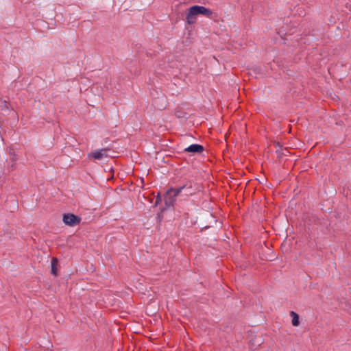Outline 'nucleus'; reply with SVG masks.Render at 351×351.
Returning <instances> with one entry per match:
<instances>
[{
	"label": "nucleus",
	"instance_id": "nucleus-1",
	"mask_svg": "<svg viewBox=\"0 0 351 351\" xmlns=\"http://www.w3.org/2000/svg\"><path fill=\"white\" fill-rule=\"evenodd\" d=\"M184 188V186H180L178 188H170L165 195V209L169 208L171 206H173L174 203L178 197H180V195L182 193V190Z\"/></svg>",
	"mask_w": 351,
	"mask_h": 351
},
{
	"label": "nucleus",
	"instance_id": "nucleus-2",
	"mask_svg": "<svg viewBox=\"0 0 351 351\" xmlns=\"http://www.w3.org/2000/svg\"><path fill=\"white\" fill-rule=\"evenodd\" d=\"M63 222L69 226H75L81 221V218L73 213H66L63 215Z\"/></svg>",
	"mask_w": 351,
	"mask_h": 351
},
{
	"label": "nucleus",
	"instance_id": "nucleus-3",
	"mask_svg": "<svg viewBox=\"0 0 351 351\" xmlns=\"http://www.w3.org/2000/svg\"><path fill=\"white\" fill-rule=\"evenodd\" d=\"M191 12L192 14H196V15L198 14H202L208 18H211V16L213 14V12L211 10L206 8L204 6L200 5H193L191 7Z\"/></svg>",
	"mask_w": 351,
	"mask_h": 351
},
{
	"label": "nucleus",
	"instance_id": "nucleus-4",
	"mask_svg": "<svg viewBox=\"0 0 351 351\" xmlns=\"http://www.w3.org/2000/svg\"><path fill=\"white\" fill-rule=\"evenodd\" d=\"M110 150L108 148H104L99 150L94 151L88 154L89 158H93L94 159L100 160L103 157H108L107 152Z\"/></svg>",
	"mask_w": 351,
	"mask_h": 351
},
{
	"label": "nucleus",
	"instance_id": "nucleus-5",
	"mask_svg": "<svg viewBox=\"0 0 351 351\" xmlns=\"http://www.w3.org/2000/svg\"><path fill=\"white\" fill-rule=\"evenodd\" d=\"M204 150L202 145L199 144H193L185 148L184 151L193 154H201Z\"/></svg>",
	"mask_w": 351,
	"mask_h": 351
},
{
	"label": "nucleus",
	"instance_id": "nucleus-6",
	"mask_svg": "<svg viewBox=\"0 0 351 351\" xmlns=\"http://www.w3.org/2000/svg\"><path fill=\"white\" fill-rule=\"evenodd\" d=\"M182 186H184V188L182 190V193L180 195V197H189L195 193L194 191L193 190L191 183H187Z\"/></svg>",
	"mask_w": 351,
	"mask_h": 351
},
{
	"label": "nucleus",
	"instance_id": "nucleus-7",
	"mask_svg": "<svg viewBox=\"0 0 351 351\" xmlns=\"http://www.w3.org/2000/svg\"><path fill=\"white\" fill-rule=\"evenodd\" d=\"M196 14H192L191 7L188 10L186 13V21L189 24L192 25L196 21Z\"/></svg>",
	"mask_w": 351,
	"mask_h": 351
},
{
	"label": "nucleus",
	"instance_id": "nucleus-8",
	"mask_svg": "<svg viewBox=\"0 0 351 351\" xmlns=\"http://www.w3.org/2000/svg\"><path fill=\"white\" fill-rule=\"evenodd\" d=\"M58 263V258H55V257L52 258L51 262V273L52 275H53L55 276H58V269H57Z\"/></svg>",
	"mask_w": 351,
	"mask_h": 351
},
{
	"label": "nucleus",
	"instance_id": "nucleus-9",
	"mask_svg": "<svg viewBox=\"0 0 351 351\" xmlns=\"http://www.w3.org/2000/svg\"><path fill=\"white\" fill-rule=\"evenodd\" d=\"M290 316L292 317V325L294 326H298L300 324L299 315L295 312L291 311Z\"/></svg>",
	"mask_w": 351,
	"mask_h": 351
},
{
	"label": "nucleus",
	"instance_id": "nucleus-10",
	"mask_svg": "<svg viewBox=\"0 0 351 351\" xmlns=\"http://www.w3.org/2000/svg\"><path fill=\"white\" fill-rule=\"evenodd\" d=\"M9 104L6 100L0 99V108L2 110H9Z\"/></svg>",
	"mask_w": 351,
	"mask_h": 351
},
{
	"label": "nucleus",
	"instance_id": "nucleus-11",
	"mask_svg": "<svg viewBox=\"0 0 351 351\" xmlns=\"http://www.w3.org/2000/svg\"><path fill=\"white\" fill-rule=\"evenodd\" d=\"M279 147V149L276 150V153L278 154V157H280L282 155H285V154L283 152V149L279 143L277 144Z\"/></svg>",
	"mask_w": 351,
	"mask_h": 351
},
{
	"label": "nucleus",
	"instance_id": "nucleus-12",
	"mask_svg": "<svg viewBox=\"0 0 351 351\" xmlns=\"http://www.w3.org/2000/svg\"><path fill=\"white\" fill-rule=\"evenodd\" d=\"M12 164V168L13 169L15 162L16 161V157L15 154H12V157L10 158Z\"/></svg>",
	"mask_w": 351,
	"mask_h": 351
},
{
	"label": "nucleus",
	"instance_id": "nucleus-13",
	"mask_svg": "<svg viewBox=\"0 0 351 351\" xmlns=\"http://www.w3.org/2000/svg\"><path fill=\"white\" fill-rule=\"evenodd\" d=\"M160 202H161V197H160V195H158V196L156 197V202H155L154 206H157L160 204Z\"/></svg>",
	"mask_w": 351,
	"mask_h": 351
},
{
	"label": "nucleus",
	"instance_id": "nucleus-14",
	"mask_svg": "<svg viewBox=\"0 0 351 351\" xmlns=\"http://www.w3.org/2000/svg\"><path fill=\"white\" fill-rule=\"evenodd\" d=\"M164 210H165V208L164 209H162L161 210V212L158 213V215H157V218L158 219L159 221H161V219L162 218V212L164 211Z\"/></svg>",
	"mask_w": 351,
	"mask_h": 351
}]
</instances>
